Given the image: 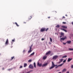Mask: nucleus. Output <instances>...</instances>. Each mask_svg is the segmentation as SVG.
Here are the masks:
<instances>
[{
  "label": "nucleus",
  "instance_id": "39",
  "mask_svg": "<svg viewBox=\"0 0 73 73\" xmlns=\"http://www.w3.org/2000/svg\"><path fill=\"white\" fill-rule=\"evenodd\" d=\"M63 44H64V45H65L66 44V43H65L64 42L63 43Z\"/></svg>",
  "mask_w": 73,
  "mask_h": 73
},
{
  "label": "nucleus",
  "instance_id": "49",
  "mask_svg": "<svg viewBox=\"0 0 73 73\" xmlns=\"http://www.w3.org/2000/svg\"><path fill=\"white\" fill-rule=\"evenodd\" d=\"M3 70H4V68H2Z\"/></svg>",
  "mask_w": 73,
  "mask_h": 73
},
{
  "label": "nucleus",
  "instance_id": "40",
  "mask_svg": "<svg viewBox=\"0 0 73 73\" xmlns=\"http://www.w3.org/2000/svg\"><path fill=\"white\" fill-rule=\"evenodd\" d=\"M65 17L64 16L63 17V19H65Z\"/></svg>",
  "mask_w": 73,
  "mask_h": 73
},
{
  "label": "nucleus",
  "instance_id": "10",
  "mask_svg": "<svg viewBox=\"0 0 73 73\" xmlns=\"http://www.w3.org/2000/svg\"><path fill=\"white\" fill-rule=\"evenodd\" d=\"M37 65L38 66H39L40 67H41V66H42V64L40 63H40L39 62H38L37 63Z\"/></svg>",
  "mask_w": 73,
  "mask_h": 73
},
{
  "label": "nucleus",
  "instance_id": "31",
  "mask_svg": "<svg viewBox=\"0 0 73 73\" xmlns=\"http://www.w3.org/2000/svg\"><path fill=\"white\" fill-rule=\"evenodd\" d=\"M48 29H49V28H47L45 30V31L46 32L47 31H48Z\"/></svg>",
  "mask_w": 73,
  "mask_h": 73
},
{
  "label": "nucleus",
  "instance_id": "46",
  "mask_svg": "<svg viewBox=\"0 0 73 73\" xmlns=\"http://www.w3.org/2000/svg\"><path fill=\"white\" fill-rule=\"evenodd\" d=\"M62 35H61V36H60V37H62Z\"/></svg>",
  "mask_w": 73,
  "mask_h": 73
},
{
  "label": "nucleus",
  "instance_id": "8",
  "mask_svg": "<svg viewBox=\"0 0 73 73\" xmlns=\"http://www.w3.org/2000/svg\"><path fill=\"white\" fill-rule=\"evenodd\" d=\"M50 53H51V51H48V52H47L46 54V55H49L50 54Z\"/></svg>",
  "mask_w": 73,
  "mask_h": 73
},
{
  "label": "nucleus",
  "instance_id": "38",
  "mask_svg": "<svg viewBox=\"0 0 73 73\" xmlns=\"http://www.w3.org/2000/svg\"><path fill=\"white\" fill-rule=\"evenodd\" d=\"M42 40H44V38H42Z\"/></svg>",
  "mask_w": 73,
  "mask_h": 73
},
{
  "label": "nucleus",
  "instance_id": "27",
  "mask_svg": "<svg viewBox=\"0 0 73 73\" xmlns=\"http://www.w3.org/2000/svg\"><path fill=\"white\" fill-rule=\"evenodd\" d=\"M11 61L12 60H13L14 58H15V56H13L11 57Z\"/></svg>",
  "mask_w": 73,
  "mask_h": 73
},
{
  "label": "nucleus",
  "instance_id": "2",
  "mask_svg": "<svg viewBox=\"0 0 73 73\" xmlns=\"http://www.w3.org/2000/svg\"><path fill=\"white\" fill-rule=\"evenodd\" d=\"M52 66L50 68V69H53L55 65L53 62H52Z\"/></svg>",
  "mask_w": 73,
  "mask_h": 73
},
{
  "label": "nucleus",
  "instance_id": "3",
  "mask_svg": "<svg viewBox=\"0 0 73 73\" xmlns=\"http://www.w3.org/2000/svg\"><path fill=\"white\" fill-rule=\"evenodd\" d=\"M66 38V37L65 36L64 37H63L62 38H60V41L61 42H62V40H63V41H64L65 40Z\"/></svg>",
  "mask_w": 73,
  "mask_h": 73
},
{
  "label": "nucleus",
  "instance_id": "36",
  "mask_svg": "<svg viewBox=\"0 0 73 73\" xmlns=\"http://www.w3.org/2000/svg\"><path fill=\"white\" fill-rule=\"evenodd\" d=\"M71 68H73V65H72L71 66Z\"/></svg>",
  "mask_w": 73,
  "mask_h": 73
},
{
  "label": "nucleus",
  "instance_id": "5",
  "mask_svg": "<svg viewBox=\"0 0 73 73\" xmlns=\"http://www.w3.org/2000/svg\"><path fill=\"white\" fill-rule=\"evenodd\" d=\"M29 68H30V69H33V68H34L33 66H32V64H30L29 65Z\"/></svg>",
  "mask_w": 73,
  "mask_h": 73
},
{
  "label": "nucleus",
  "instance_id": "16",
  "mask_svg": "<svg viewBox=\"0 0 73 73\" xmlns=\"http://www.w3.org/2000/svg\"><path fill=\"white\" fill-rule=\"evenodd\" d=\"M67 44H70V43H71V41H67Z\"/></svg>",
  "mask_w": 73,
  "mask_h": 73
},
{
  "label": "nucleus",
  "instance_id": "32",
  "mask_svg": "<svg viewBox=\"0 0 73 73\" xmlns=\"http://www.w3.org/2000/svg\"><path fill=\"white\" fill-rule=\"evenodd\" d=\"M12 41L13 42H15V39H13L12 40Z\"/></svg>",
  "mask_w": 73,
  "mask_h": 73
},
{
  "label": "nucleus",
  "instance_id": "53",
  "mask_svg": "<svg viewBox=\"0 0 73 73\" xmlns=\"http://www.w3.org/2000/svg\"><path fill=\"white\" fill-rule=\"evenodd\" d=\"M55 12H56V13H57V12H56V11H55Z\"/></svg>",
  "mask_w": 73,
  "mask_h": 73
},
{
  "label": "nucleus",
  "instance_id": "50",
  "mask_svg": "<svg viewBox=\"0 0 73 73\" xmlns=\"http://www.w3.org/2000/svg\"><path fill=\"white\" fill-rule=\"evenodd\" d=\"M24 24H26V22H24Z\"/></svg>",
  "mask_w": 73,
  "mask_h": 73
},
{
  "label": "nucleus",
  "instance_id": "18",
  "mask_svg": "<svg viewBox=\"0 0 73 73\" xmlns=\"http://www.w3.org/2000/svg\"><path fill=\"white\" fill-rule=\"evenodd\" d=\"M27 66V63H25L24 65V67H26Z\"/></svg>",
  "mask_w": 73,
  "mask_h": 73
},
{
  "label": "nucleus",
  "instance_id": "54",
  "mask_svg": "<svg viewBox=\"0 0 73 73\" xmlns=\"http://www.w3.org/2000/svg\"><path fill=\"white\" fill-rule=\"evenodd\" d=\"M0 55H1V54H0Z\"/></svg>",
  "mask_w": 73,
  "mask_h": 73
},
{
  "label": "nucleus",
  "instance_id": "1",
  "mask_svg": "<svg viewBox=\"0 0 73 73\" xmlns=\"http://www.w3.org/2000/svg\"><path fill=\"white\" fill-rule=\"evenodd\" d=\"M33 44H32L31 46H30V48H29V50L28 51V53H31V52L32 51V46H33Z\"/></svg>",
  "mask_w": 73,
  "mask_h": 73
},
{
  "label": "nucleus",
  "instance_id": "25",
  "mask_svg": "<svg viewBox=\"0 0 73 73\" xmlns=\"http://www.w3.org/2000/svg\"><path fill=\"white\" fill-rule=\"evenodd\" d=\"M56 28H59V27H60V26H59V25H58L56 26Z\"/></svg>",
  "mask_w": 73,
  "mask_h": 73
},
{
  "label": "nucleus",
  "instance_id": "17",
  "mask_svg": "<svg viewBox=\"0 0 73 73\" xmlns=\"http://www.w3.org/2000/svg\"><path fill=\"white\" fill-rule=\"evenodd\" d=\"M66 69H64L63 70L62 72H66Z\"/></svg>",
  "mask_w": 73,
  "mask_h": 73
},
{
  "label": "nucleus",
  "instance_id": "30",
  "mask_svg": "<svg viewBox=\"0 0 73 73\" xmlns=\"http://www.w3.org/2000/svg\"><path fill=\"white\" fill-rule=\"evenodd\" d=\"M63 61V59L62 58L60 59V62H62Z\"/></svg>",
  "mask_w": 73,
  "mask_h": 73
},
{
  "label": "nucleus",
  "instance_id": "51",
  "mask_svg": "<svg viewBox=\"0 0 73 73\" xmlns=\"http://www.w3.org/2000/svg\"><path fill=\"white\" fill-rule=\"evenodd\" d=\"M65 16H68V15H66Z\"/></svg>",
  "mask_w": 73,
  "mask_h": 73
},
{
  "label": "nucleus",
  "instance_id": "24",
  "mask_svg": "<svg viewBox=\"0 0 73 73\" xmlns=\"http://www.w3.org/2000/svg\"><path fill=\"white\" fill-rule=\"evenodd\" d=\"M66 57H67V56L66 55H65L62 57L63 58H66Z\"/></svg>",
  "mask_w": 73,
  "mask_h": 73
},
{
  "label": "nucleus",
  "instance_id": "4",
  "mask_svg": "<svg viewBox=\"0 0 73 73\" xmlns=\"http://www.w3.org/2000/svg\"><path fill=\"white\" fill-rule=\"evenodd\" d=\"M45 31V28H42L40 30V32H44V31Z\"/></svg>",
  "mask_w": 73,
  "mask_h": 73
},
{
  "label": "nucleus",
  "instance_id": "21",
  "mask_svg": "<svg viewBox=\"0 0 73 73\" xmlns=\"http://www.w3.org/2000/svg\"><path fill=\"white\" fill-rule=\"evenodd\" d=\"M62 29L63 31H65V32H67V31H66V30L63 29Z\"/></svg>",
  "mask_w": 73,
  "mask_h": 73
},
{
  "label": "nucleus",
  "instance_id": "45",
  "mask_svg": "<svg viewBox=\"0 0 73 73\" xmlns=\"http://www.w3.org/2000/svg\"><path fill=\"white\" fill-rule=\"evenodd\" d=\"M72 25H73V22H72Z\"/></svg>",
  "mask_w": 73,
  "mask_h": 73
},
{
  "label": "nucleus",
  "instance_id": "13",
  "mask_svg": "<svg viewBox=\"0 0 73 73\" xmlns=\"http://www.w3.org/2000/svg\"><path fill=\"white\" fill-rule=\"evenodd\" d=\"M62 27L63 28H65V29H67V26H62Z\"/></svg>",
  "mask_w": 73,
  "mask_h": 73
},
{
  "label": "nucleus",
  "instance_id": "42",
  "mask_svg": "<svg viewBox=\"0 0 73 73\" xmlns=\"http://www.w3.org/2000/svg\"><path fill=\"white\" fill-rule=\"evenodd\" d=\"M33 71V70H31L29 72L30 73V72H32Z\"/></svg>",
  "mask_w": 73,
  "mask_h": 73
},
{
  "label": "nucleus",
  "instance_id": "48",
  "mask_svg": "<svg viewBox=\"0 0 73 73\" xmlns=\"http://www.w3.org/2000/svg\"><path fill=\"white\" fill-rule=\"evenodd\" d=\"M30 72H29V71L27 72V73H30Z\"/></svg>",
  "mask_w": 73,
  "mask_h": 73
},
{
  "label": "nucleus",
  "instance_id": "22",
  "mask_svg": "<svg viewBox=\"0 0 73 73\" xmlns=\"http://www.w3.org/2000/svg\"><path fill=\"white\" fill-rule=\"evenodd\" d=\"M29 62H32V59H30L28 61Z\"/></svg>",
  "mask_w": 73,
  "mask_h": 73
},
{
  "label": "nucleus",
  "instance_id": "9",
  "mask_svg": "<svg viewBox=\"0 0 73 73\" xmlns=\"http://www.w3.org/2000/svg\"><path fill=\"white\" fill-rule=\"evenodd\" d=\"M58 57V56H54L52 58V59H56Z\"/></svg>",
  "mask_w": 73,
  "mask_h": 73
},
{
  "label": "nucleus",
  "instance_id": "7",
  "mask_svg": "<svg viewBox=\"0 0 73 73\" xmlns=\"http://www.w3.org/2000/svg\"><path fill=\"white\" fill-rule=\"evenodd\" d=\"M48 65V63H46L42 65V67H44V66H46Z\"/></svg>",
  "mask_w": 73,
  "mask_h": 73
},
{
  "label": "nucleus",
  "instance_id": "37",
  "mask_svg": "<svg viewBox=\"0 0 73 73\" xmlns=\"http://www.w3.org/2000/svg\"><path fill=\"white\" fill-rule=\"evenodd\" d=\"M62 23H63V24H66V22H63Z\"/></svg>",
  "mask_w": 73,
  "mask_h": 73
},
{
  "label": "nucleus",
  "instance_id": "44",
  "mask_svg": "<svg viewBox=\"0 0 73 73\" xmlns=\"http://www.w3.org/2000/svg\"><path fill=\"white\" fill-rule=\"evenodd\" d=\"M48 19H50V17H48Z\"/></svg>",
  "mask_w": 73,
  "mask_h": 73
},
{
  "label": "nucleus",
  "instance_id": "14",
  "mask_svg": "<svg viewBox=\"0 0 73 73\" xmlns=\"http://www.w3.org/2000/svg\"><path fill=\"white\" fill-rule=\"evenodd\" d=\"M72 60V58H69L68 59V62H70V61H71Z\"/></svg>",
  "mask_w": 73,
  "mask_h": 73
},
{
  "label": "nucleus",
  "instance_id": "41",
  "mask_svg": "<svg viewBox=\"0 0 73 73\" xmlns=\"http://www.w3.org/2000/svg\"><path fill=\"white\" fill-rule=\"evenodd\" d=\"M55 66H57V65H55L54 67Z\"/></svg>",
  "mask_w": 73,
  "mask_h": 73
},
{
  "label": "nucleus",
  "instance_id": "11",
  "mask_svg": "<svg viewBox=\"0 0 73 73\" xmlns=\"http://www.w3.org/2000/svg\"><path fill=\"white\" fill-rule=\"evenodd\" d=\"M34 54H35V52H33L30 56H29V57H31L33 55H34Z\"/></svg>",
  "mask_w": 73,
  "mask_h": 73
},
{
  "label": "nucleus",
  "instance_id": "26",
  "mask_svg": "<svg viewBox=\"0 0 73 73\" xmlns=\"http://www.w3.org/2000/svg\"><path fill=\"white\" fill-rule=\"evenodd\" d=\"M50 42H52V39L50 37Z\"/></svg>",
  "mask_w": 73,
  "mask_h": 73
},
{
  "label": "nucleus",
  "instance_id": "43",
  "mask_svg": "<svg viewBox=\"0 0 73 73\" xmlns=\"http://www.w3.org/2000/svg\"><path fill=\"white\" fill-rule=\"evenodd\" d=\"M11 70V69H9L8 70H9V71Z\"/></svg>",
  "mask_w": 73,
  "mask_h": 73
},
{
  "label": "nucleus",
  "instance_id": "35",
  "mask_svg": "<svg viewBox=\"0 0 73 73\" xmlns=\"http://www.w3.org/2000/svg\"><path fill=\"white\" fill-rule=\"evenodd\" d=\"M61 62L60 61H59L58 62V64H60V63H61Z\"/></svg>",
  "mask_w": 73,
  "mask_h": 73
},
{
  "label": "nucleus",
  "instance_id": "19",
  "mask_svg": "<svg viewBox=\"0 0 73 73\" xmlns=\"http://www.w3.org/2000/svg\"><path fill=\"white\" fill-rule=\"evenodd\" d=\"M32 17L31 16H30V17H29V20H31V19H32Z\"/></svg>",
  "mask_w": 73,
  "mask_h": 73
},
{
  "label": "nucleus",
  "instance_id": "33",
  "mask_svg": "<svg viewBox=\"0 0 73 73\" xmlns=\"http://www.w3.org/2000/svg\"><path fill=\"white\" fill-rule=\"evenodd\" d=\"M63 62H66V60H64V61H63Z\"/></svg>",
  "mask_w": 73,
  "mask_h": 73
},
{
  "label": "nucleus",
  "instance_id": "23",
  "mask_svg": "<svg viewBox=\"0 0 73 73\" xmlns=\"http://www.w3.org/2000/svg\"><path fill=\"white\" fill-rule=\"evenodd\" d=\"M15 24L17 26V27H19V25L17 23L15 22Z\"/></svg>",
  "mask_w": 73,
  "mask_h": 73
},
{
  "label": "nucleus",
  "instance_id": "29",
  "mask_svg": "<svg viewBox=\"0 0 73 73\" xmlns=\"http://www.w3.org/2000/svg\"><path fill=\"white\" fill-rule=\"evenodd\" d=\"M60 35L62 36H64V34L62 33H61Z\"/></svg>",
  "mask_w": 73,
  "mask_h": 73
},
{
  "label": "nucleus",
  "instance_id": "28",
  "mask_svg": "<svg viewBox=\"0 0 73 73\" xmlns=\"http://www.w3.org/2000/svg\"><path fill=\"white\" fill-rule=\"evenodd\" d=\"M69 50H73V48H69Z\"/></svg>",
  "mask_w": 73,
  "mask_h": 73
},
{
  "label": "nucleus",
  "instance_id": "15",
  "mask_svg": "<svg viewBox=\"0 0 73 73\" xmlns=\"http://www.w3.org/2000/svg\"><path fill=\"white\" fill-rule=\"evenodd\" d=\"M46 58H47V56H45L43 57V60H45V59Z\"/></svg>",
  "mask_w": 73,
  "mask_h": 73
},
{
  "label": "nucleus",
  "instance_id": "47",
  "mask_svg": "<svg viewBox=\"0 0 73 73\" xmlns=\"http://www.w3.org/2000/svg\"><path fill=\"white\" fill-rule=\"evenodd\" d=\"M66 73H69V72L68 71Z\"/></svg>",
  "mask_w": 73,
  "mask_h": 73
},
{
  "label": "nucleus",
  "instance_id": "52",
  "mask_svg": "<svg viewBox=\"0 0 73 73\" xmlns=\"http://www.w3.org/2000/svg\"><path fill=\"white\" fill-rule=\"evenodd\" d=\"M23 52H25V50H24Z\"/></svg>",
  "mask_w": 73,
  "mask_h": 73
},
{
  "label": "nucleus",
  "instance_id": "12",
  "mask_svg": "<svg viewBox=\"0 0 73 73\" xmlns=\"http://www.w3.org/2000/svg\"><path fill=\"white\" fill-rule=\"evenodd\" d=\"M8 39H7V41L5 43V45H8Z\"/></svg>",
  "mask_w": 73,
  "mask_h": 73
},
{
  "label": "nucleus",
  "instance_id": "6",
  "mask_svg": "<svg viewBox=\"0 0 73 73\" xmlns=\"http://www.w3.org/2000/svg\"><path fill=\"white\" fill-rule=\"evenodd\" d=\"M63 64H64V63L62 64H60V65H58V66H57L56 67H55L56 69H57V68H58L59 66H61Z\"/></svg>",
  "mask_w": 73,
  "mask_h": 73
},
{
  "label": "nucleus",
  "instance_id": "20",
  "mask_svg": "<svg viewBox=\"0 0 73 73\" xmlns=\"http://www.w3.org/2000/svg\"><path fill=\"white\" fill-rule=\"evenodd\" d=\"M34 65L35 68H36V63H35V62L34 63Z\"/></svg>",
  "mask_w": 73,
  "mask_h": 73
},
{
  "label": "nucleus",
  "instance_id": "34",
  "mask_svg": "<svg viewBox=\"0 0 73 73\" xmlns=\"http://www.w3.org/2000/svg\"><path fill=\"white\" fill-rule=\"evenodd\" d=\"M23 68V66H20V68Z\"/></svg>",
  "mask_w": 73,
  "mask_h": 73
}]
</instances>
